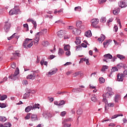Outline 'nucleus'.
I'll use <instances>...</instances> for the list:
<instances>
[{"label":"nucleus","instance_id":"nucleus-1","mask_svg":"<svg viewBox=\"0 0 127 127\" xmlns=\"http://www.w3.org/2000/svg\"><path fill=\"white\" fill-rule=\"evenodd\" d=\"M114 92H113V89L111 88H108L107 92L103 95V102H104L106 104L105 107V111L106 110H107V104H108V99H107V98H112V96H114Z\"/></svg>","mask_w":127,"mask_h":127},{"label":"nucleus","instance_id":"nucleus-2","mask_svg":"<svg viewBox=\"0 0 127 127\" xmlns=\"http://www.w3.org/2000/svg\"><path fill=\"white\" fill-rule=\"evenodd\" d=\"M47 33V29H44L41 31V32H38L35 36V39L33 42L34 43H38L39 41V39H40V35H42V34H46Z\"/></svg>","mask_w":127,"mask_h":127},{"label":"nucleus","instance_id":"nucleus-3","mask_svg":"<svg viewBox=\"0 0 127 127\" xmlns=\"http://www.w3.org/2000/svg\"><path fill=\"white\" fill-rule=\"evenodd\" d=\"M99 21H100V20H99L97 18H94L91 19V26H92V27H94V28H97V25L98 24Z\"/></svg>","mask_w":127,"mask_h":127},{"label":"nucleus","instance_id":"nucleus-4","mask_svg":"<svg viewBox=\"0 0 127 127\" xmlns=\"http://www.w3.org/2000/svg\"><path fill=\"white\" fill-rule=\"evenodd\" d=\"M104 57L105 58L103 60V61L104 62H106L108 63V62H110L109 59H113V56L111 55L110 54H107L106 55H105L104 56Z\"/></svg>","mask_w":127,"mask_h":127},{"label":"nucleus","instance_id":"nucleus-5","mask_svg":"<svg viewBox=\"0 0 127 127\" xmlns=\"http://www.w3.org/2000/svg\"><path fill=\"white\" fill-rule=\"evenodd\" d=\"M118 5L121 8L124 7H127V1L126 0H121L118 2Z\"/></svg>","mask_w":127,"mask_h":127},{"label":"nucleus","instance_id":"nucleus-6","mask_svg":"<svg viewBox=\"0 0 127 127\" xmlns=\"http://www.w3.org/2000/svg\"><path fill=\"white\" fill-rule=\"evenodd\" d=\"M125 77V75L124 73H119L117 75V81L118 82H123L124 81V77Z\"/></svg>","mask_w":127,"mask_h":127},{"label":"nucleus","instance_id":"nucleus-7","mask_svg":"<svg viewBox=\"0 0 127 127\" xmlns=\"http://www.w3.org/2000/svg\"><path fill=\"white\" fill-rule=\"evenodd\" d=\"M19 13V9L13 8L9 11V14L10 15H13V14H18Z\"/></svg>","mask_w":127,"mask_h":127},{"label":"nucleus","instance_id":"nucleus-8","mask_svg":"<svg viewBox=\"0 0 127 127\" xmlns=\"http://www.w3.org/2000/svg\"><path fill=\"white\" fill-rule=\"evenodd\" d=\"M10 28V23L8 22H5V24L4 26V30L5 32H8L9 31V29Z\"/></svg>","mask_w":127,"mask_h":127},{"label":"nucleus","instance_id":"nucleus-9","mask_svg":"<svg viewBox=\"0 0 127 127\" xmlns=\"http://www.w3.org/2000/svg\"><path fill=\"white\" fill-rule=\"evenodd\" d=\"M31 115V121L32 122H37V121H39V119L37 117V115L32 114Z\"/></svg>","mask_w":127,"mask_h":127},{"label":"nucleus","instance_id":"nucleus-10","mask_svg":"<svg viewBox=\"0 0 127 127\" xmlns=\"http://www.w3.org/2000/svg\"><path fill=\"white\" fill-rule=\"evenodd\" d=\"M72 33L74 35H80L81 34V30L76 28H73Z\"/></svg>","mask_w":127,"mask_h":127},{"label":"nucleus","instance_id":"nucleus-11","mask_svg":"<svg viewBox=\"0 0 127 127\" xmlns=\"http://www.w3.org/2000/svg\"><path fill=\"white\" fill-rule=\"evenodd\" d=\"M30 40H32V39L27 38L25 40L23 43V46L24 48H27V45H28L29 43V41Z\"/></svg>","mask_w":127,"mask_h":127},{"label":"nucleus","instance_id":"nucleus-12","mask_svg":"<svg viewBox=\"0 0 127 127\" xmlns=\"http://www.w3.org/2000/svg\"><path fill=\"white\" fill-rule=\"evenodd\" d=\"M36 78V75L35 73H32L27 76L26 78L30 80H34Z\"/></svg>","mask_w":127,"mask_h":127},{"label":"nucleus","instance_id":"nucleus-13","mask_svg":"<svg viewBox=\"0 0 127 127\" xmlns=\"http://www.w3.org/2000/svg\"><path fill=\"white\" fill-rule=\"evenodd\" d=\"M112 43V40H107L103 43V45L104 48H107L108 45H110V44Z\"/></svg>","mask_w":127,"mask_h":127},{"label":"nucleus","instance_id":"nucleus-14","mask_svg":"<svg viewBox=\"0 0 127 127\" xmlns=\"http://www.w3.org/2000/svg\"><path fill=\"white\" fill-rule=\"evenodd\" d=\"M57 35L60 37V38H63L64 36V31L61 30L60 31H58L57 33Z\"/></svg>","mask_w":127,"mask_h":127},{"label":"nucleus","instance_id":"nucleus-15","mask_svg":"<svg viewBox=\"0 0 127 127\" xmlns=\"http://www.w3.org/2000/svg\"><path fill=\"white\" fill-rule=\"evenodd\" d=\"M106 39V36L104 34H101L100 37L98 39V40L99 42H101L102 43L104 40Z\"/></svg>","mask_w":127,"mask_h":127},{"label":"nucleus","instance_id":"nucleus-16","mask_svg":"<svg viewBox=\"0 0 127 127\" xmlns=\"http://www.w3.org/2000/svg\"><path fill=\"white\" fill-rule=\"evenodd\" d=\"M31 110H33V108L32 107V105L27 106V107H26L25 109V112L26 113H29V112H30L31 111Z\"/></svg>","mask_w":127,"mask_h":127},{"label":"nucleus","instance_id":"nucleus-17","mask_svg":"<svg viewBox=\"0 0 127 127\" xmlns=\"http://www.w3.org/2000/svg\"><path fill=\"white\" fill-rule=\"evenodd\" d=\"M75 43L76 44V45H80V44H81V38L79 37H76Z\"/></svg>","mask_w":127,"mask_h":127},{"label":"nucleus","instance_id":"nucleus-18","mask_svg":"<svg viewBox=\"0 0 127 127\" xmlns=\"http://www.w3.org/2000/svg\"><path fill=\"white\" fill-rule=\"evenodd\" d=\"M58 71L57 68L53 69L51 70L49 72L48 74L49 75H54L55 73H56Z\"/></svg>","mask_w":127,"mask_h":127},{"label":"nucleus","instance_id":"nucleus-19","mask_svg":"<svg viewBox=\"0 0 127 127\" xmlns=\"http://www.w3.org/2000/svg\"><path fill=\"white\" fill-rule=\"evenodd\" d=\"M43 116L44 118H45V119H49L51 117V114L49 113H44Z\"/></svg>","mask_w":127,"mask_h":127},{"label":"nucleus","instance_id":"nucleus-20","mask_svg":"<svg viewBox=\"0 0 127 127\" xmlns=\"http://www.w3.org/2000/svg\"><path fill=\"white\" fill-rule=\"evenodd\" d=\"M9 79H11L12 81H15L16 79H17V75H15L14 74H11L10 76L8 77Z\"/></svg>","mask_w":127,"mask_h":127},{"label":"nucleus","instance_id":"nucleus-21","mask_svg":"<svg viewBox=\"0 0 127 127\" xmlns=\"http://www.w3.org/2000/svg\"><path fill=\"white\" fill-rule=\"evenodd\" d=\"M29 96H30V92H26L24 94L23 99H28V98H29Z\"/></svg>","mask_w":127,"mask_h":127},{"label":"nucleus","instance_id":"nucleus-22","mask_svg":"<svg viewBox=\"0 0 127 127\" xmlns=\"http://www.w3.org/2000/svg\"><path fill=\"white\" fill-rule=\"evenodd\" d=\"M33 110H35V109H40V105L39 104H35L32 105Z\"/></svg>","mask_w":127,"mask_h":127},{"label":"nucleus","instance_id":"nucleus-23","mask_svg":"<svg viewBox=\"0 0 127 127\" xmlns=\"http://www.w3.org/2000/svg\"><path fill=\"white\" fill-rule=\"evenodd\" d=\"M64 53V50H63V49L60 48L58 51V54L59 56H62Z\"/></svg>","mask_w":127,"mask_h":127},{"label":"nucleus","instance_id":"nucleus-24","mask_svg":"<svg viewBox=\"0 0 127 127\" xmlns=\"http://www.w3.org/2000/svg\"><path fill=\"white\" fill-rule=\"evenodd\" d=\"M12 38H17V33H14L11 36L8 38V40H10L11 39H12Z\"/></svg>","mask_w":127,"mask_h":127},{"label":"nucleus","instance_id":"nucleus-25","mask_svg":"<svg viewBox=\"0 0 127 127\" xmlns=\"http://www.w3.org/2000/svg\"><path fill=\"white\" fill-rule=\"evenodd\" d=\"M85 36L86 37H91L92 36V33L91 31H88L85 33Z\"/></svg>","mask_w":127,"mask_h":127},{"label":"nucleus","instance_id":"nucleus-26","mask_svg":"<svg viewBox=\"0 0 127 127\" xmlns=\"http://www.w3.org/2000/svg\"><path fill=\"white\" fill-rule=\"evenodd\" d=\"M120 10H121V9H120V8H118L115 10H113L114 14H115V15H117L119 14V13H120Z\"/></svg>","mask_w":127,"mask_h":127},{"label":"nucleus","instance_id":"nucleus-27","mask_svg":"<svg viewBox=\"0 0 127 127\" xmlns=\"http://www.w3.org/2000/svg\"><path fill=\"white\" fill-rule=\"evenodd\" d=\"M7 119L5 117L3 116H0V122H1V123H4V122L6 121Z\"/></svg>","mask_w":127,"mask_h":127},{"label":"nucleus","instance_id":"nucleus-28","mask_svg":"<svg viewBox=\"0 0 127 127\" xmlns=\"http://www.w3.org/2000/svg\"><path fill=\"white\" fill-rule=\"evenodd\" d=\"M70 45H66L64 46V51H67L70 50Z\"/></svg>","mask_w":127,"mask_h":127},{"label":"nucleus","instance_id":"nucleus-29","mask_svg":"<svg viewBox=\"0 0 127 127\" xmlns=\"http://www.w3.org/2000/svg\"><path fill=\"white\" fill-rule=\"evenodd\" d=\"M124 115L123 114H116L114 116H112L111 119H116V118H118V117H123Z\"/></svg>","mask_w":127,"mask_h":127},{"label":"nucleus","instance_id":"nucleus-30","mask_svg":"<svg viewBox=\"0 0 127 127\" xmlns=\"http://www.w3.org/2000/svg\"><path fill=\"white\" fill-rule=\"evenodd\" d=\"M5 99H7V95H1L0 101H4Z\"/></svg>","mask_w":127,"mask_h":127},{"label":"nucleus","instance_id":"nucleus-31","mask_svg":"<svg viewBox=\"0 0 127 127\" xmlns=\"http://www.w3.org/2000/svg\"><path fill=\"white\" fill-rule=\"evenodd\" d=\"M116 71H119L118 68H117L116 66L112 67V68L111 69V74H112V73H114V72H116Z\"/></svg>","mask_w":127,"mask_h":127},{"label":"nucleus","instance_id":"nucleus-32","mask_svg":"<svg viewBox=\"0 0 127 127\" xmlns=\"http://www.w3.org/2000/svg\"><path fill=\"white\" fill-rule=\"evenodd\" d=\"M117 57H118V58H119V59L120 60H123V59H125V58L124 56H123V55H120V54L117 55Z\"/></svg>","mask_w":127,"mask_h":127},{"label":"nucleus","instance_id":"nucleus-33","mask_svg":"<svg viewBox=\"0 0 127 127\" xmlns=\"http://www.w3.org/2000/svg\"><path fill=\"white\" fill-rule=\"evenodd\" d=\"M18 74H19V69H18V67H17L13 75H15V76H17Z\"/></svg>","mask_w":127,"mask_h":127},{"label":"nucleus","instance_id":"nucleus-34","mask_svg":"<svg viewBox=\"0 0 127 127\" xmlns=\"http://www.w3.org/2000/svg\"><path fill=\"white\" fill-rule=\"evenodd\" d=\"M77 115H82L83 114V110H82V109L79 108L77 111Z\"/></svg>","mask_w":127,"mask_h":127},{"label":"nucleus","instance_id":"nucleus-35","mask_svg":"<svg viewBox=\"0 0 127 127\" xmlns=\"http://www.w3.org/2000/svg\"><path fill=\"white\" fill-rule=\"evenodd\" d=\"M6 107H7V105L6 104L0 103V108H1V109L3 108H6Z\"/></svg>","mask_w":127,"mask_h":127},{"label":"nucleus","instance_id":"nucleus-36","mask_svg":"<svg viewBox=\"0 0 127 127\" xmlns=\"http://www.w3.org/2000/svg\"><path fill=\"white\" fill-rule=\"evenodd\" d=\"M91 100L92 102H97V98H96V96L93 95L91 98Z\"/></svg>","mask_w":127,"mask_h":127},{"label":"nucleus","instance_id":"nucleus-37","mask_svg":"<svg viewBox=\"0 0 127 127\" xmlns=\"http://www.w3.org/2000/svg\"><path fill=\"white\" fill-rule=\"evenodd\" d=\"M114 100H115V102L116 103H118L119 102V100H120V96H119V95L116 96L115 97Z\"/></svg>","mask_w":127,"mask_h":127},{"label":"nucleus","instance_id":"nucleus-38","mask_svg":"<svg viewBox=\"0 0 127 127\" xmlns=\"http://www.w3.org/2000/svg\"><path fill=\"white\" fill-rule=\"evenodd\" d=\"M42 45L43 46H48L49 45V43L48 41H44L42 42Z\"/></svg>","mask_w":127,"mask_h":127},{"label":"nucleus","instance_id":"nucleus-39","mask_svg":"<svg viewBox=\"0 0 127 127\" xmlns=\"http://www.w3.org/2000/svg\"><path fill=\"white\" fill-rule=\"evenodd\" d=\"M117 67L119 69H121V68H123V67H124V64L122 63L119 64H117Z\"/></svg>","mask_w":127,"mask_h":127},{"label":"nucleus","instance_id":"nucleus-40","mask_svg":"<svg viewBox=\"0 0 127 127\" xmlns=\"http://www.w3.org/2000/svg\"><path fill=\"white\" fill-rule=\"evenodd\" d=\"M82 21H78L76 22V26L77 27H79L82 25Z\"/></svg>","mask_w":127,"mask_h":127},{"label":"nucleus","instance_id":"nucleus-41","mask_svg":"<svg viewBox=\"0 0 127 127\" xmlns=\"http://www.w3.org/2000/svg\"><path fill=\"white\" fill-rule=\"evenodd\" d=\"M31 115V113H28L26 117H25V120H29V119H31L30 115Z\"/></svg>","mask_w":127,"mask_h":127},{"label":"nucleus","instance_id":"nucleus-42","mask_svg":"<svg viewBox=\"0 0 127 127\" xmlns=\"http://www.w3.org/2000/svg\"><path fill=\"white\" fill-rule=\"evenodd\" d=\"M80 74H81V71L76 72L73 74V77H77V76H79V75H80Z\"/></svg>","mask_w":127,"mask_h":127},{"label":"nucleus","instance_id":"nucleus-43","mask_svg":"<svg viewBox=\"0 0 127 127\" xmlns=\"http://www.w3.org/2000/svg\"><path fill=\"white\" fill-rule=\"evenodd\" d=\"M99 82L100 84H103V83H105V79L103 77L99 78Z\"/></svg>","mask_w":127,"mask_h":127},{"label":"nucleus","instance_id":"nucleus-44","mask_svg":"<svg viewBox=\"0 0 127 127\" xmlns=\"http://www.w3.org/2000/svg\"><path fill=\"white\" fill-rule=\"evenodd\" d=\"M11 127V124H10L9 123H5L3 127Z\"/></svg>","mask_w":127,"mask_h":127},{"label":"nucleus","instance_id":"nucleus-45","mask_svg":"<svg viewBox=\"0 0 127 127\" xmlns=\"http://www.w3.org/2000/svg\"><path fill=\"white\" fill-rule=\"evenodd\" d=\"M32 23L33 24L34 28L36 29V26H37V24L36 23V22L32 20Z\"/></svg>","mask_w":127,"mask_h":127},{"label":"nucleus","instance_id":"nucleus-46","mask_svg":"<svg viewBox=\"0 0 127 127\" xmlns=\"http://www.w3.org/2000/svg\"><path fill=\"white\" fill-rule=\"evenodd\" d=\"M65 55L66 56H67V57H69V56L71 55V52L70 51V50L66 51V52H65Z\"/></svg>","mask_w":127,"mask_h":127},{"label":"nucleus","instance_id":"nucleus-47","mask_svg":"<svg viewBox=\"0 0 127 127\" xmlns=\"http://www.w3.org/2000/svg\"><path fill=\"white\" fill-rule=\"evenodd\" d=\"M74 10L75 11H76V10H77V11H81V6L75 7L74 8Z\"/></svg>","mask_w":127,"mask_h":127},{"label":"nucleus","instance_id":"nucleus-48","mask_svg":"<svg viewBox=\"0 0 127 127\" xmlns=\"http://www.w3.org/2000/svg\"><path fill=\"white\" fill-rule=\"evenodd\" d=\"M107 1V0H99L98 2L99 4H103L104 2H106Z\"/></svg>","mask_w":127,"mask_h":127},{"label":"nucleus","instance_id":"nucleus-49","mask_svg":"<svg viewBox=\"0 0 127 127\" xmlns=\"http://www.w3.org/2000/svg\"><path fill=\"white\" fill-rule=\"evenodd\" d=\"M72 121H73L72 118H68V119L65 120L64 121H63V125H64V122H72Z\"/></svg>","mask_w":127,"mask_h":127},{"label":"nucleus","instance_id":"nucleus-50","mask_svg":"<svg viewBox=\"0 0 127 127\" xmlns=\"http://www.w3.org/2000/svg\"><path fill=\"white\" fill-rule=\"evenodd\" d=\"M106 17H102L101 18V19H100V22H106Z\"/></svg>","mask_w":127,"mask_h":127},{"label":"nucleus","instance_id":"nucleus-51","mask_svg":"<svg viewBox=\"0 0 127 127\" xmlns=\"http://www.w3.org/2000/svg\"><path fill=\"white\" fill-rule=\"evenodd\" d=\"M73 93H79V88H74L72 89Z\"/></svg>","mask_w":127,"mask_h":127},{"label":"nucleus","instance_id":"nucleus-52","mask_svg":"<svg viewBox=\"0 0 127 127\" xmlns=\"http://www.w3.org/2000/svg\"><path fill=\"white\" fill-rule=\"evenodd\" d=\"M63 105H65V101L64 100H62L60 102L59 106H62Z\"/></svg>","mask_w":127,"mask_h":127},{"label":"nucleus","instance_id":"nucleus-53","mask_svg":"<svg viewBox=\"0 0 127 127\" xmlns=\"http://www.w3.org/2000/svg\"><path fill=\"white\" fill-rule=\"evenodd\" d=\"M106 69H108V66H107V65H103V67H102V68L101 69V71L104 72L106 70Z\"/></svg>","mask_w":127,"mask_h":127},{"label":"nucleus","instance_id":"nucleus-54","mask_svg":"<svg viewBox=\"0 0 127 127\" xmlns=\"http://www.w3.org/2000/svg\"><path fill=\"white\" fill-rule=\"evenodd\" d=\"M66 116V111L62 112L61 113V117H65Z\"/></svg>","mask_w":127,"mask_h":127},{"label":"nucleus","instance_id":"nucleus-55","mask_svg":"<svg viewBox=\"0 0 127 127\" xmlns=\"http://www.w3.org/2000/svg\"><path fill=\"white\" fill-rule=\"evenodd\" d=\"M32 45H33V43L31 42L29 44L27 45V48H30V47H32Z\"/></svg>","mask_w":127,"mask_h":127},{"label":"nucleus","instance_id":"nucleus-56","mask_svg":"<svg viewBox=\"0 0 127 127\" xmlns=\"http://www.w3.org/2000/svg\"><path fill=\"white\" fill-rule=\"evenodd\" d=\"M118 29H119V28L118 27V26L115 25L114 27V31H115V32H117L118 31Z\"/></svg>","mask_w":127,"mask_h":127},{"label":"nucleus","instance_id":"nucleus-57","mask_svg":"<svg viewBox=\"0 0 127 127\" xmlns=\"http://www.w3.org/2000/svg\"><path fill=\"white\" fill-rule=\"evenodd\" d=\"M23 85L26 86L27 85H28V81H27L26 80H24L23 81Z\"/></svg>","mask_w":127,"mask_h":127},{"label":"nucleus","instance_id":"nucleus-58","mask_svg":"<svg viewBox=\"0 0 127 127\" xmlns=\"http://www.w3.org/2000/svg\"><path fill=\"white\" fill-rule=\"evenodd\" d=\"M55 58V56L54 55H51L48 57V59L52 60Z\"/></svg>","mask_w":127,"mask_h":127},{"label":"nucleus","instance_id":"nucleus-59","mask_svg":"<svg viewBox=\"0 0 127 127\" xmlns=\"http://www.w3.org/2000/svg\"><path fill=\"white\" fill-rule=\"evenodd\" d=\"M11 67L12 68H13V69H14L15 68V67H16V64L14 63H13V64H12L11 65Z\"/></svg>","mask_w":127,"mask_h":127},{"label":"nucleus","instance_id":"nucleus-60","mask_svg":"<svg viewBox=\"0 0 127 127\" xmlns=\"http://www.w3.org/2000/svg\"><path fill=\"white\" fill-rule=\"evenodd\" d=\"M84 62H86L87 65H89V60L86 59H84Z\"/></svg>","mask_w":127,"mask_h":127},{"label":"nucleus","instance_id":"nucleus-61","mask_svg":"<svg viewBox=\"0 0 127 127\" xmlns=\"http://www.w3.org/2000/svg\"><path fill=\"white\" fill-rule=\"evenodd\" d=\"M23 26L24 28H26L27 29V30H28V24H24L23 25Z\"/></svg>","mask_w":127,"mask_h":127},{"label":"nucleus","instance_id":"nucleus-62","mask_svg":"<svg viewBox=\"0 0 127 127\" xmlns=\"http://www.w3.org/2000/svg\"><path fill=\"white\" fill-rule=\"evenodd\" d=\"M7 80V77H4L3 79V80L1 81V83H4V82H5V81H6Z\"/></svg>","mask_w":127,"mask_h":127},{"label":"nucleus","instance_id":"nucleus-63","mask_svg":"<svg viewBox=\"0 0 127 127\" xmlns=\"http://www.w3.org/2000/svg\"><path fill=\"white\" fill-rule=\"evenodd\" d=\"M71 127V124H65L64 125V127Z\"/></svg>","mask_w":127,"mask_h":127},{"label":"nucleus","instance_id":"nucleus-64","mask_svg":"<svg viewBox=\"0 0 127 127\" xmlns=\"http://www.w3.org/2000/svg\"><path fill=\"white\" fill-rule=\"evenodd\" d=\"M108 107H114V103H110L108 104Z\"/></svg>","mask_w":127,"mask_h":127}]
</instances>
